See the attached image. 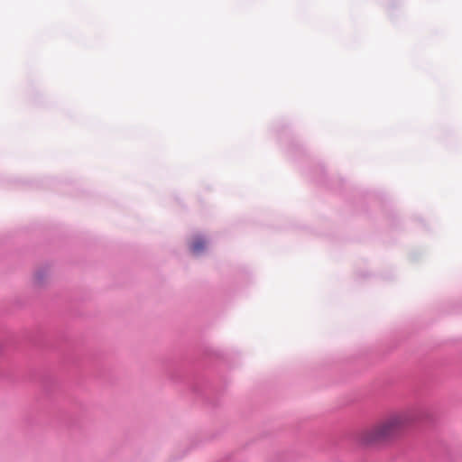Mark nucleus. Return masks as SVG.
Instances as JSON below:
<instances>
[{"instance_id": "obj_1", "label": "nucleus", "mask_w": 462, "mask_h": 462, "mask_svg": "<svg viewBox=\"0 0 462 462\" xmlns=\"http://www.w3.org/2000/svg\"><path fill=\"white\" fill-rule=\"evenodd\" d=\"M411 418L409 413L395 412L383 418L373 427L363 430L359 441L365 446L385 443L397 439L410 424Z\"/></svg>"}, {"instance_id": "obj_2", "label": "nucleus", "mask_w": 462, "mask_h": 462, "mask_svg": "<svg viewBox=\"0 0 462 462\" xmlns=\"http://www.w3.org/2000/svg\"><path fill=\"white\" fill-rule=\"evenodd\" d=\"M206 248V241L202 237H195L190 244V250L193 254H199Z\"/></svg>"}]
</instances>
